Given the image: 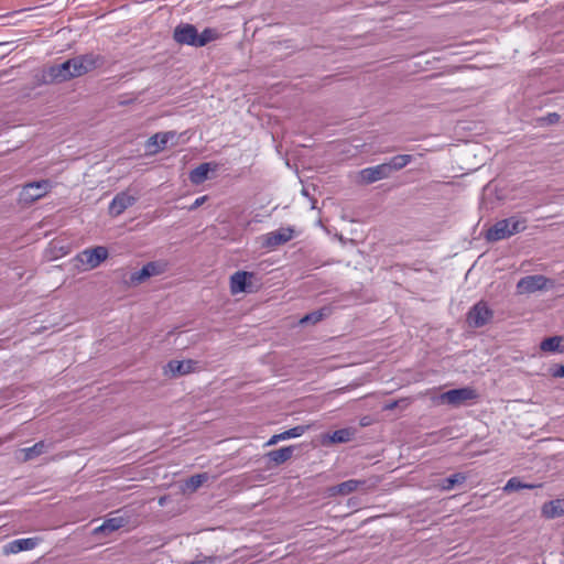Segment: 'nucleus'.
I'll return each mask as SVG.
<instances>
[{"mask_svg": "<svg viewBox=\"0 0 564 564\" xmlns=\"http://www.w3.org/2000/svg\"><path fill=\"white\" fill-rule=\"evenodd\" d=\"M127 519L121 516L108 518L101 525L95 529V533H111L127 524Z\"/></svg>", "mask_w": 564, "mask_h": 564, "instance_id": "412c9836", "label": "nucleus"}, {"mask_svg": "<svg viewBox=\"0 0 564 564\" xmlns=\"http://www.w3.org/2000/svg\"><path fill=\"white\" fill-rule=\"evenodd\" d=\"M364 480L349 479L339 485L332 486L327 489L328 497L346 496L356 491L359 487L364 486Z\"/></svg>", "mask_w": 564, "mask_h": 564, "instance_id": "a211bd4d", "label": "nucleus"}, {"mask_svg": "<svg viewBox=\"0 0 564 564\" xmlns=\"http://www.w3.org/2000/svg\"><path fill=\"white\" fill-rule=\"evenodd\" d=\"M404 400L402 401H393V402H390L388 404L384 405V410H393L395 409L397 406H399V403L400 402H403Z\"/></svg>", "mask_w": 564, "mask_h": 564, "instance_id": "e433bc0d", "label": "nucleus"}, {"mask_svg": "<svg viewBox=\"0 0 564 564\" xmlns=\"http://www.w3.org/2000/svg\"><path fill=\"white\" fill-rule=\"evenodd\" d=\"M562 341L563 337L561 336L549 337L541 341L540 348L545 352H563Z\"/></svg>", "mask_w": 564, "mask_h": 564, "instance_id": "393cba45", "label": "nucleus"}, {"mask_svg": "<svg viewBox=\"0 0 564 564\" xmlns=\"http://www.w3.org/2000/svg\"><path fill=\"white\" fill-rule=\"evenodd\" d=\"M173 138H175V132L155 133L147 141L145 148L151 154L158 153L162 151Z\"/></svg>", "mask_w": 564, "mask_h": 564, "instance_id": "f3484780", "label": "nucleus"}, {"mask_svg": "<svg viewBox=\"0 0 564 564\" xmlns=\"http://www.w3.org/2000/svg\"><path fill=\"white\" fill-rule=\"evenodd\" d=\"M324 317V313L322 311H316V312H313V313H310L307 315H305L304 317H302L300 319V324H307V323H317L319 321H322Z\"/></svg>", "mask_w": 564, "mask_h": 564, "instance_id": "7c9ffc66", "label": "nucleus"}, {"mask_svg": "<svg viewBox=\"0 0 564 564\" xmlns=\"http://www.w3.org/2000/svg\"><path fill=\"white\" fill-rule=\"evenodd\" d=\"M51 187V183L46 180L26 184L20 193V199L25 204L33 203L45 196Z\"/></svg>", "mask_w": 564, "mask_h": 564, "instance_id": "1a4fd4ad", "label": "nucleus"}, {"mask_svg": "<svg viewBox=\"0 0 564 564\" xmlns=\"http://www.w3.org/2000/svg\"><path fill=\"white\" fill-rule=\"evenodd\" d=\"M165 500H166V498H165V497H161V498L159 499V505H160V506H164Z\"/></svg>", "mask_w": 564, "mask_h": 564, "instance_id": "4c0bfd02", "label": "nucleus"}, {"mask_svg": "<svg viewBox=\"0 0 564 564\" xmlns=\"http://www.w3.org/2000/svg\"><path fill=\"white\" fill-rule=\"evenodd\" d=\"M197 362L191 359L187 360H171L164 368V373L171 377H181L193 372L196 369Z\"/></svg>", "mask_w": 564, "mask_h": 564, "instance_id": "f8f14e48", "label": "nucleus"}, {"mask_svg": "<svg viewBox=\"0 0 564 564\" xmlns=\"http://www.w3.org/2000/svg\"><path fill=\"white\" fill-rule=\"evenodd\" d=\"M294 237V229L292 227H282L274 231H270L259 237V242L262 248L273 250L279 246L289 242Z\"/></svg>", "mask_w": 564, "mask_h": 564, "instance_id": "39448f33", "label": "nucleus"}, {"mask_svg": "<svg viewBox=\"0 0 564 564\" xmlns=\"http://www.w3.org/2000/svg\"><path fill=\"white\" fill-rule=\"evenodd\" d=\"M494 316V312L486 302L476 303L467 313L466 321L469 326L478 328L488 324Z\"/></svg>", "mask_w": 564, "mask_h": 564, "instance_id": "6e6552de", "label": "nucleus"}, {"mask_svg": "<svg viewBox=\"0 0 564 564\" xmlns=\"http://www.w3.org/2000/svg\"><path fill=\"white\" fill-rule=\"evenodd\" d=\"M550 371L554 378H564V365H556Z\"/></svg>", "mask_w": 564, "mask_h": 564, "instance_id": "2f4dec72", "label": "nucleus"}, {"mask_svg": "<svg viewBox=\"0 0 564 564\" xmlns=\"http://www.w3.org/2000/svg\"><path fill=\"white\" fill-rule=\"evenodd\" d=\"M100 64V57L86 54L73 57L64 63L50 67L48 75L53 80L65 82L95 69Z\"/></svg>", "mask_w": 564, "mask_h": 564, "instance_id": "f257e3e1", "label": "nucleus"}, {"mask_svg": "<svg viewBox=\"0 0 564 564\" xmlns=\"http://www.w3.org/2000/svg\"><path fill=\"white\" fill-rule=\"evenodd\" d=\"M191 564H216V558L215 557H203V558L193 561Z\"/></svg>", "mask_w": 564, "mask_h": 564, "instance_id": "72a5a7b5", "label": "nucleus"}, {"mask_svg": "<svg viewBox=\"0 0 564 564\" xmlns=\"http://www.w3.org/2000/svg\"><path fill=\"white\" fill-rule=\"evenodd\" d=\"M256 274L248 271H237L229 279V289L232 295L253 292L256 290L253 280Z\"/></svg>", "mask_w": 564, "mask_h": 564, "instance_id": "0eeeda50", "label": "nucleus"}, {"mask_svg": "<svg viewBox=\"0 0 564 564\" xmlns=\"http://www.w3.org/2000/svg\"><path fill=\"white\" fill-rule=\"evenodd\" d=\"M525 227V220L518 217L501 219L487 230L485 238L491 242L499 241L523 231Z\"/></svg>", "mask_w": 564, "mask_h": 564, "instance_id": "f03ea898", "label": "nucleus"}, {"mask_svg": "<svg viewBox=\"0 0 564 564\" xmlns=\"http://www.w3.org/2000/svg\"><path fill=\"white\" fill-rule=\"evenodd\" d=\"M541 120L547 124H554V123L558 122L560 116L555 112H552V113H549L546 117L542 118Z\"/></svg>", "mask_w": 564, "mask_h": 564, "instance_id": "473e14b6", "label": "nucleus"}, {"mask_svg": "<svg viewBox=\"0 0 564 564\" xmlns=\"http://www.w3.org/2000/svg\"><path fill=\"white\" fill-rule=\"evenodd\" d=\"M216 169H217V165L215 163H212V162L202 163L197 167H195L193 171H191L189 181L195 185H199V184L204 183L208 178L209 173L213 171H216Z\"/></svg>", "mask_w": 564, "mask_h": 564, "instance_id": "6ab92c4d", "label": "nucleus"}, {"mask_svg": "<svg viewBox=\"0 0 564 564\" xmlns=\"http://www.w3.org/2000/svg\"><path fill=\"white\" fill-rule=\"evenodd\" d=\"M162 272V268L160 264L155 262H149L143 268L130 275L129 283L130 285H138L147 281L149 278L153 275H158Z\"/></svg>", "mask_w": 564, "mask_h": 564, "instance_id": "2eb2a0df", "label": "nucleus"}, {"mask_svg": "<svg viewBox=\"0 0 564 564\" xmlns=\"http://www.w3.org/2000/svg\"><path fill=\"white\" fill-rule=\"evenodd\" d=\"M219 33L216 29L207 28L202 33L197 32V47L205 46L206 44L217 40Z\"/></svg>", "mask_w": 564, "mask_h": 564, "instance_id": "cd10ccee", "label": "nucleus"}, {"mask_svg": "<svg viewBox=\"0 0 564 564\" xmlns=\"http://www.w3.org/2000/svg\"><path fill=\"white\" fill-rule=\"evenodd\" d=\"M206 199H207V196H202V197L196 198L195 202L193 203V205L189 207V210H194V209L198 208L206 202Z\"/></svg>", "mask_w": 564, "mask_h": 564, "instance_id": "f704fd0d", "label": "nucleus"}, {"mask_svg": "<svg viewBox=\"0 0 564 564\" xmlns=\"http://www.w3.org/2000/svg\"><path fill=\"white\" fill-rule=\"evenodd\" d=\"M477 398L478 393L476 389L471 387H464L446 391L434 398L433 401L437 405L448 404L454 408H458L476 400Z\"/></svg>", "mask_w": 564, "mask_h": 564, "instance_id": "7ed1b4c3", "label": "nucleus"}, {"mask_svg": "<svg viewBox=\"0 0 564 564\" xmlns=\"http://www.w3.org/2000/svg\"><path fill=\"white\" fill-rule=\"evenodd\" d=\"M466 480V477L464 474L462 473H457V474H454L445 479L442 480V482L440 484V487L443 489V490H451L453 489L456 485L458 484H463L464 481Z\"/></svg>", "mask_w": 564, "mask_h": 564, "instance_id": "c85d7f7f", "label": "nucleus"}, {"mask_svg": "<svg viewBox=\"0 0 564 564\" xmlns=\"http://www.w3.org/2000/svg\"><path fill=\"white\" fill-rule=\"evenodd\" d=\"M283 441L282 437H281V434H274L267 443H265V446H273L275 445L276 443Z\"/></svg>", "mask_w": 564, "mask_h": 564, "instance_id": "c9c22d12", "label": "nucleus"}, {"mask_svg": "<svg viewBox=\"0 0 564 564\" xmlns=\"http://www.w3.org/2000/svg\"><path fill=\"white\" fill-rule=\"evenodd\" d=\"M389 176V167L384 163L364 169L359 172L360 181L365 184L375 183Z\"/></svg>", "mask_w": 564, "mask_h": 564, "instance_id": "ddd939ff", "label": "nucleus"}, {"mask_svg": "<svg viewBox=\"0 0 564 564\" xmlns=\"http://www.w3.org/2000/svg\"><path fill=\"white\" fill-rule=\"evenodd\" d=\"M308 429H310L308 425H297L295 427H292L290 430H286L282 433H280V434H281L282 440L285 441L289 438H296V437L302 436Z\"/></svg>", "mask_w": 564, "mask_h": 564, "instance_id": "c756f323", "label": "nucleus"}, {"mask_svg": "<svg viewBox=\"0 0 564 564\" xmlns=\"http://www.w3.org/2000/svg\"><path fill=\"white\" fill-rule=\"evenodd\" d=\"M208 479L209 476L207 473L194 475L183 484L181 490L183 494H193Z\"/></svg>", "mask_w": 564, "mask_h": 564, "instance_id": "4be33fe9", "label": "nucleus"}, {"mask_svg": "<svg viewBox=\"0 0 564 564\" xmlns=\"http://www.w3.org/2000/svg\"><path fill=\"white\" fill-rule=\"evenodd\" d=\"M541 513L546 519H555L564 516V499H555L542 506Z\"/></svg>", "mask_w": 564, "mask_h": 564, "instance_id": "aec40b11", "label": "nucleus"}, {"mask_svg": "<svg viewBox=\"0 0 564 564\" xmlns=\"http://www.w3.org/2000/svg\"><path fill=\"white\" fill-rule=\"evenodd\" d=\"M46 449L44 442H39L35 445L19 451L17 458L22 462L31 460L39 455L43 454Z\"/></svg>", "mask_w": 564, "mask_h": 564, "instance_id": "5701e85b", "label": "nucleus"}, {"mask_svg": "<svg viewBox=\"0 0 564 564\" xmlns=\"http://www.w3.org/2000/svg\"><path fill=\"white\" fill-rule=\"evenodd\" d=\"M293 452L294 446H286L269 452L267 454V457L270 459V462L274 463L275 465H281L292 457Z\"/></svg>", "mask_w": 564, "mask_h": 564, "instance_id": "b1692460", "label": "nucleus"}, {"mask_svg": "<svg viewBox=\"0 0 564 564\" xmlns=\"http://www.w3.org/2000/svg\"><path fill=\"white\" fill-rule=\"evenodd\" d=\"M108 249L104 246L87 248L79 252L76 257L78 267L83 271H88L97 268L101 262L108 258Z\"/></svg>", "mask_w": 564, "mask_h": 564, "instance_id": "20e7f679", "label": "nucleus"}, {"mask_svg": "<svg viewBox=\"0 0 564 564\" xmlns=\"http://www.w3.org/2000/svg\"><path fill=\"white\" fill-rule=\"evenodd\" d=\"M174 40L178 44H186L197 47V29L188 23L180 24L175 28Z\"/></svg>", "mask_w": 564, "mask_h": 564, "instance_id": "9b49d317", "label": "nucleus"}, {"mask_svg": "<svg viewBox=\"0 0 564 564\" xmlns=\"http://www.w3.org/2000/svg\"><path fill=\"white\" fill-rule=\"evenodd\" d=\"M356 429L347 427L340 429L333 433H328L322 436L323 445L338 444V443H348L354 440L356 435Z\"/></svg>", "mask_w": 564, "mask_h": 564, "instance_id": "dca6fc26", "label": "nucleus"}, {"mask_svg": "<svg viewBox=\"0 0 564 564\" xmlns=\"http://www.w3.org/2000/svg\"><path fill=\"white\" fill-rule=\"evenodd\" d=\"M553 286V282L544 275H528L519 280L517 283V292L519 294H529L536 291L547 290Z\"/></svg>", "mask_w": 564, "mask_h": 564, "instance_id": "423d86ee", "label": "nucleus"}, {"mask_svg": "<svg viewBox=\"0 0 564 564\" xmlns=\"http://www.w3.org/2000/svg\"><path fill=\"white\" fill-rule=\"evenodd\" d=\"M39 544V539L26 538L11 541L3 545L2 553L4 555L17 554L22 551L33 550Z\"/></svg>", "mask_w": 564, "mask_h": 564, "instance_id": "4468645a", "label": "nucleus"}, {"mask_svg": "<svg viewBox=\"0 0 564 564\" xmlns=\"http://www.w3.org/2000/svg\"><path fill=\"white\" fill-rule=\"evenodd\" d=\"M539 484H527L521 481L518 477L510 478L503 487V491L512 492L518 491L520 489H534L540 487Z\"/></svg>", "mask_w": 564, "mask_h": 564, "instance_id": "bb28decb", "label": "nucleus"}, {"mask_svg": "<svg viewBox=\"0 0 564 564\" xmlns=\"http://www.w3.org/2000/svg\"><path fill=\"white\" fill-rule=\"evenodd\" d=\"M137 200V196L128 191L117 194L109 205V214L111 216H119L126 209L131 207Z\"/></svg>", "mask_w": 564, "mask_h": 564, "instance_id": "9d476101", "label": "nucleus"}, {"mask_svg": "<svg viewBox=\"0 0 564 564\" xmlns=\"http://www.w3.org/2000/svg\"><path fill=\"white\" fill-rule=\"evenodd\" d=\"M412 161L410 154H399L393 156L388 163H384L389 167V174L405 167Z\"/></svg>", "mask_w": 564, "mask_h": 564, "instance_id": "a878e982", "label": "nucleus"}]
</instances>
